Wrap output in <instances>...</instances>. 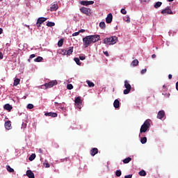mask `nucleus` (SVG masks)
Here are the masks:
<instances>
[{"label": "nucleus", "mask_w": 178, "mask_h": 178, "mask_svg": "<svg viewBox=\"0 0 178 178\" xmlns=\"http://www.w3.org/2000/svg\"><path fill=\"white\" fill-rule=\"evenodd\" d=\"M79 10L81 13H83V15H86V16H91V10L88 8H86V7H81L79 8Z\"/></svg>", "instance_id": "nucleus-5"}, {"label": "nucleus", "mask_w": 178, "mask_h": 178, "mask_svg": "<svg viewBox=\"0 0 178 178\" xmlns=\"http://www.w3.org/2000/svg\"><path fill=\"white\" fill-rule=\"evenodd\" d=\"M59 8V6H58V3L56 1L54 2L50 7V10L51 12L56 11Z\"/></svg>", "instance_id": "nucleus-9"}, {"label": "nucleus", "mask_w": 178, "mask_h": 178, "mask_svg": "<svg viewBox=\"0 0 178 178\" xmlns=\"http://www.w3.org/2000/svg\"><path fill=\"white\" fill-rule=\"evenodd\" d=\"M175 0H167V2H173Z\"/></svg>", "instance_id": "nucleus-61"}, {"label": "nucleus", "mask_w": 178, "mask_h": 178, "mask_svg": "<svg viewBox=\"0 0 178 178\" xmlns=\"http://www.w3.org/2000/svg\"><path fill=\"white\" fill-rule=\"evenodd\" d=\"M88 6V5H94V1H87Z\"/></svg>", "instance_id": "nucleus-46"}, {"label": "nucleus", "mask_w": 178, "mask_h": 178, "mask_svg": "<svg viewBox=\"0 0 178 178\" xmlns=\"http://www.w3.org/2000/svg\"><path fill=\"white\" fill-rule=\"evenodd\" d=\"M124 88L126 89L124 90V95H127L131 91V85L129 83V81L125 80L124 81Z\"/></svg>", "instance_id": "nucleus-4"}, {"label": "nucleus", "mask_w": 178, "mask_h": 178, "mask_svg": "<svg viewBox=\"0 0 178 178\" xmlns=\"http://www.w3.org/2000/svg\"><path fill=\"white\" fill-rule=\"evenodd\" d=\"M80 4L83 5V6H88L87 1H80Z\"/></svg>", "instance_id": "nucleus-38"}, {"label": "nucleus", "mask_w": 178, "mask_h": 178, "mask_svg": "<svg viewBox=\"0 0 178 178\" xmlns=\"http://www.w3.org/2000/svg\"><path fill=\"white\" fill-rule=\"evenodd\" d=\"M46 26H47V27H54V26H55V22L48 21Z\"/></svg>", "instance_id": "nucleus-29"}, {"label": "nucleus", "mask_w": 178, "mask_h": 178, "mask_svg": "<svg viewBox=\"0 0 178 178\" xmlns=\"http://www.w3.org/2000/svg\"><path fill=\"white\" fill-rule=\"evenodd\" d=\"M138 65V60L135 59L131 63V66H132L133 67H136V66Z\"/></svg>", "instance_id": "nucleus-22"}, {"label": "nucleus", "mask_w": 178, "mask_h": 178, "mask_svg": "<svg viewBox=\"0 0 178 178\" xmlns=\"http://www.w3.org/2000/svg\"><path fill=\"white\" fill-rule=\"evenodd\" d=\"M26 127H27V123L26 121H24L22 124V129H26Z\"/></svg>", "instance_id": "nucleus-39"}, {"label": "nucleus", "mask_w": 178, "mask_h": 178, "mask_svg": "<svg viewBox=\"0 0 178 178\" xmlns=\"http://www.w3.org/2000/svg\"><path fill=\"white\" fill-rule=\"evenodd\" d=\"M103 43L106 44V45H112V40L111 38H106L104 39Z\"/></svg>", "instance_id": "nucleus-15"}, {"label": "nucleus", "mask_w": 178, "mask_h": 178, "mask_svg": "<svg viewBox=\"0 0 178 178\" xmlns=\"http://www.w3.org/2000/svg\"><path fill=\"white\" fill-rule=\"evenodd\" d=\"M149 127H151V123H149V120H146L140 127L138 137H141L143 133H147V131L149 130Z\"/></svg>", "instance_id": "nucleus-2"}, {"label": "nucleus", "mask_w": 178, "mask_h": 178, "mask_svg": "<svg viewBox=\"0 0 178 178\" xmlns=\"http://www.w3.org/2000/svg\"><path fill=\"white\" fill-rule=\"evenodd\" d=\"M29 58L30 59H33V58H35V54H31Z\"/></svg>", "instance_id": "nucleus-52"}, {"label": "nucleus", "mask_w": 178, "mask_h": 178, "mask_svg": "<svg viewBox=\"0 0 178 178\" xmlns=\"http://www.w3.org/2000/svg\"><path fill=\"white\" fill-rule=\"evenodd\" d=\"M161 6H162V2L161 1H157L154 3L155 9H158V8H161Z\"/></svg>", "instance_id": "nucleus-25"}, {"label": "nucleus", "mask_w": 178, "mask_h": 178, "mask_svg": "<svg viewBox=\"0 0 178 178\" xmlns=\"http://www.w3.org/2000/svg\"><path fill=\"white\" fill-rule=\"evenodd\" d=\"M6 169L10 173H13V172H15V170L12 168L10 165H6Z\"/></svg>", "instance_id": "nucleus-27"}, {"label": "nucleus", "mask_w": 178, "mask_h": 178, "mask_svg": "<svg viewBox=\"0 0 178 178\" xmlns=\"http://www.w3.org/2000/svg\"><path fill=\"white\" fill-rule=\"evenodd\" d=\"M79 34H80V33L78 32H75L74 33H72V37H77V35H79Z\"/></svg>", "instance_id": "nucleus-47"}, {"label": "nucleus", "mask_w": 178, "mask_h": 178, "mask_svg": "<svg viewBox=\"0 0 178 178\" xmlns=\"http://www.w3.org/2000/svg\"><path fill=\"white\" fill-rule=\"evenodd\" d=\"M99 27H100V29L102 30H105V29H106V24H105V22H101L99 24Z\"/></svg>", "instance_id": "nucleus-21"}, {"label": "nucleus", "mask_w": 178, "mask_h": 178, "mask_svg": "<svg viewBox=\"0 0 178 178\" xmlns=\"http://www.w3.org/2000/svg\"><path fill=\"white\" fill-rule=\"evenodd\" d=\"M67 90H73V85H72V84H68V85L67 86Z\"/></svg>", "instance_id": "nucleus-43"}, {"label": "nucleus", "mask_w": 178, "mask_h": 178, "mask_svg": "<svg viewBox=\"0 0 178 178\" xmlns=\"http://www.w3.org/2000/svg\"><path fill=\"white\" fill-rule=\"evenodd\" d=\"M162 15H173V11L170 9V6H167L165 9L161 10Z\"/></svg>", "instance_id": "nucleus-7"}, {"label": "nucleus", "mask_w": 178, "mask_h": 178, "mask_svg": "<svg viewBox=\"0 0 178 178\" xmlns=\"http://www.w3.org/2000/svg\"><path fill=\"white\" fill-rule=\"evenodd\" d=\"M67 159H60V162H65V161H66Z\"/></svg>", "instance_id": "nucleus-58"}, {"label": "nucleus", "mask_w": 178, "mask_h": 178, "mask_svg": "<svg viewBox=\"0 0 178 178\" xmlns=\"http://www.w3.org/2000/svg\"><path fill=\"white\" fill-rule=\"evenodd\" d=\"M115 176H117V177H120L122 176V170H117L115 172Z\"/></svg>", "instance_id": "nucleus-31"}, {"label": "nucleus", "mask_w": 178, "mask_h": 178, "mask_svg": "<svg viewBox=\"0 0 178 178\" xmlns=\"http://www.w3.org/2000/svg\"><path fill=\"white\" fill-rule=\"evenodd\" d=\"M44 168H50L51 165H49V163H44Z\"/></svg>", "instance_id": "nucleus-48"}, {"label": "nucleus", "mask_w": 178, "mask_h": 178, "mask_svg": "<svg viewBox=\"0 0 178 178\" xmlns=\"http://www.w3.org/2000/svg\"><path fill=\"white\" fill-rule=\"evenodd\" d=\"M111 45H115V43L118 41V37L114 36L111 38Z\"/></svg>", "instance_id": "nucleus-24"}, {"label": "nucleus", "mask_w": 178, "mask_h": 178, "mask_svg": "<svg viewBox=\"0 0 178 178\" xmlns=\"http://www.w3.org/2000/svg\"><path fill=\"white\" fill-rule=\"evenodd\" d=\"M123 163H129L131 162V157H127L122 161Z\"/></svg>", "instance_id": "nucleus-26"}, {"label": "nucleus", "mask_w": 178, "mask_h": 178, "mask_svg": "<svg viewBox=\"0 0 178 178\" xmlns=\"http://www.w3.org/2000/svg\"><path fill=\"white\" fill-rule=\"evenodd\" d=\"M141 74H145L147 73V69L145 68L140 71Z\"/></svg>", "instance_id": "nucleus-45"}, {"label": "nucleus", "mask_w": 178, "mask_h": 178, "mask_svg": "<svg viewBox=\"0 0 178 178\" xmlns=\"http://www.w3.org/2000/svg\"><path fill=\"white\" fill-rule=\"evenodd\" d=\"M113 19V15L112 13H108L107 17H106V23L108 24H110V23H112V20Z\"/></svg>", "instance_id": "nucleus-10"}, {"label": "nucleus", "mask_w": 178, "mask_h": 178, "mask_svg": "<svg viewBox=\"0 0 178 178\" xmlns=\"http://www.w3.org/2000/svg\"><path fill=\"white\" fill-rule=\"evenodd\" d=\"M165 116V111L163 110H161L159 111L157 114V119H163V117Z\"/></svg>", "instance_id": "nucleus-12"}, {"label": "nucleus", "mask_w": 178, "mask_h": 178, "mask_svg": "<svg viewBox=\"0 0 178 178\" xmlns=\"http://www.w3.org/2000/svg\"><path fill=\"white\" fill-rule=\"evenodd\" d=\"M41 24H40V23H38V22H36V26H37L38 29H40V27H41Z\"/></svg>", "instance_id": "nucleus-51"}, {"label": "nucleus", "mask_w": 178, "mask_h": 178, "mask_svg": "<svg viewBox=\"0 0 178 178\" xmlns=\"http://www.w3.org/2000/svg\"><path fill=\"white\" fill-rule=\"evenodd\" d=\"M152 58L154 59V58H156V54H152Z\"/></svg>", "instance_id": "nucleus-57"}, {"label": "nucleus", "mask_w": 178, "mask_h": 178, "mask_svg": "<svg viewBox=\"0 0 178 178\" xmlns=\"http://www.w3.org/2000/svg\"><path fill=\"white\" fill-rule=\"evenodd\" d=\"M38 152H39V154H43L44 153L42 149H39Z\"/></svg>", "instance_id": "nucleus-54"}, {"label": "nucleus", "mask_w": 178, "mask_h": 178, "mask_svg": "<svg viewBox=\"0 0 178 178\" xmlns=\"http://www.w3.org/2000/svg\"><path fill=\"white\" fill-rule=\"evenodd\" d=\"M124 21L127 22V23H130V17H129V16L124 17Z\"/></svg>", "instance_id": "nucleus-37"}, {"label": "nucleus", "mask_w": 178, "mask_h": 178, "mask_svg": "<svg viewBox=\"0 0 178 178\" xmlns=\"http://www.w3.org/2000/svg\"><path fill=\"white\" fill-rule=\"evenodd\" d=\"M149 127H151V123H149V120H146L140 127L138 137H141L143 133H147V131L149 130Z\"/></svg>", "instance_id": "nucleus-3"}, {"label": "nucleus", "mask_w": 178, "mask_h": 178, "mask_svg": "<svg viewBox=\"0 0 178 178\" xmlns=\"http://www.w3.org/2000/svg\"><path fill=\"white\" fill-rule=\"evenodd\" d=\"M74 60L76 63V65H78V66H81V62H80V58H74Z\"/></svg>", "instance_id": "nucleus-28"}, {"label": "nucleus", "mask_w": 178, "mask_h": 178, "mask_svg": "<svg viewBox=\"0 0 178 178\" xmlns=\"http://www.w3.org/2000/svg\"><path fill=\"white\" fill-rule=\"evenodd\" d=\"M44 58L41 56H38L36 58L34 59V62H42Z\"/></svg>", "instance_id": "nucleus-32"}, {"label": "nucleus", "mask_w": 178, "mask_h": 178, "mask_svg": "<svg viewBox=\"0 0 178 178\" xmlns=\"http://www.w3.org/2000/svg\"><path fill=\"white\" fill-rule=\"evenodd\" d=\"M62 45H63V39H60V40L58 42V47H62Z\"/></svg>", "instance_id": "nucleus-36"}, {"label": "nucleus", "mask_w": 178, "mask_h": 178, "mask_svg": "<svg viewBox=\"0 0 178 178\" xmlns=\"http://www.w3.org/2000/svg\"><path fill=\"white\" fill-rule=\"evenodd\" d=\"M26 175L29 178H35V177L34 176V172H33V171H31V170H28L26 171Z\"/></svg>", "instance_id": "nucleus-14"}, {"label": "nucleus", "mask_w": 178, "mask_h": 178, "mask_svg": "<svg viewBox=\"0 0 178 178\" xmlns=\"http://www.w3.org/2000/svg\"><path fill=\"white\" fill-rule=\"evenodd\" d=\"M33 108H34V105L33 104H29L27 105V108L28 109H33Z\"/></svg>", "instance_id": "nucleus-40"}, {"label": "nucleus", "mask_w": 178, "mask_h": 178, "mask_svg": "<svg viewBox=\"0 0 178 178\" xmlns=\"http://www.w3.org/2000/svg\"><path fill=\"white\" fill-rule=\"evenodd\" d=\"M0 59H3V54L2 52H0Z\"/></svg>", "instance_id": "nucleus-55"}, {"label": "nucleus", "mask_w": 178, "mask_h": 178, "mask_svg": "<svg viewBox=\"0 0 178 178\" xmlns=\"http://www.w3.org/2000/svg\"><path fill=\"white\" fill-rule=\"evenodd\" d=\"M44 116H50L51 118H57L58 117V113H52V112L45 113Z\"/></svg>", "instance_id": "nucleus-16"}, {"label": "nucleus", "mask_w": 178, "mask_h": 178, "mask_svg": "<svg viewBox=\"0 0 178 178\" xmlns=\"http://www.w3.org/2000/svg\"><path fill=\"white\" fill-rule=\"evenodd\" d=\"M172 77V75L170 74L168 75V79H169V80H171Z\"/></svg>", "instance_id": "nucleus-56"}, {"label": "nucleus", "mask_w": 178, "mask_h": 178, "mask_svg": "<svg viewBox=\"0 0 178 178\" xmlns=\"http://www.w3.org/2000/svg\"><path fill=\"white\" fill-rule=\"evenodd\" d=\"M2 33H3V29H2V28H0V34H2Z\"/></svg>", "instance_id": "nucleus-60"}, {"label": "nucleus", "mask_w": 178, "mask_h": 178, "mask_svg": "<svg viewBox=\"0 0 178 178\" xmlns=\"http://www.w3.org/2000/svg\"><path fill=\"white\" fill-rule=\"evenodd\" d=\"M140 2H147V0H140Z\"/></svg>", "instance_id": "nucleus-62"}, {"label": "nucleus", "mask_w": 178, "mask_h": 178, "mask_svg": "<svg viewBox=\"0 0 178 178\" xmlns=\"http://www.w3.org/2000/svg\"><path fill=\"white\" fill-rule=\"evenodd\" d=\"M47 17H40L38 19L37 22H38L39 24H42V23H44V22H47Z\"/></svg>", "instance_id": "nucleus-17"}, {"label": "nucleus", "mask_w": 178, "mask_h": 178, "mask_svg": "<svg viewBox=\"0 0 178 178\" xmlns=\"http://www.w3.org/2000/svg\"><path fill=\"white\" fill-rule=\"evenodd\" d=\"M138 174L140 176H147V172L144 170H140Z\"/></svg>", "instance_id": "nucleus-35"}, {"label": "nucleus", "mask_w": 178, "mask_h": 178, "mask_svg": "<svg viewBox=\"0 0 178 178\" xmlns=\"http://www.w3.org/2000/svg\"><path fill=\"white\" fill-rule=\"evenodd\" d=\"M78 32H79V33H85L86 32V29H81Z\"/></svg>", "instance_id": "nucleus-53"}, {"label": "nucleus", "mask_w": 178, "mask_h": 178, "mask_svg": "<svg viewBox=\"0 0 178 178\" xmlns=\"http://www.w3.org/2000/svg\"><path fill=\"white\" fill-rule=\"evenodd\" d=\"M80 60H86V56H79V58H78Z\"/></svg>", "instance_id": "nucleus-42"}, {"label": "nucleus", "mask_w": 178, "mask_h": 178, "mask_svg": "<svg viewBox=\"0 0 178 178\" xmlns=\"http://www.w3.org/2000/svg\"><path fill=\"white\" fill-rule=\"evenodd\" d=\"M30 59H31V58H29V59H28V61H29V62H30Z\"/></svg>", "instance_id": "nucleus-64"}, {"label": "nucleus", "mask_w": 178, "mask_h": 178, "mask_svg": "<svg viewBox=\"0 0 178 178\" xmlns=\"http://www.w3.org/2000/svg\"><path fill=\"white\" fill-rule=\"evenodd\" d=\"M113 106L115 109H119L120 108V102L119 99H116L113 102Z\"/></svg>", "instance_id": "nucleus-13"}, {"label": "nucleus", "mask_w": 178, "mask_h": 178, "mask_svg": "<svg viewBox=\"0 0 178 178\" xmlns=\"http://www.w3.org/2000/svg\"><path fill=\"white\" fill-rule=\"evenodd\" d=\"M61 55H67L66 49H62L60 51Z\"/></svg>", "instance_id": "nucleus-41"}, {"label": "nucleus", "mask_w": 178, "mask_h": 178, "mask_svg": "<svg viewBox=\"0 0 178 178\" xmlns=\"http://www.w3.org/2000/svg\"><path fill=\"white\" fill-rule=\"evenodd\" d=\"M20 83V79H16L14 80L13 86L16 87V86H19V83Z\"/></svg>", "instance_id": "nucleus-30"}, {"label": "nucleus", "mask_w": 178, "mask_h": 178, "mask_svg": "<svg viewBox=\"0 0 178 178\" xmlns=\"http://www.w3.org/2000/svg\"><path fill=\"white\" fill-rule=\"evenodd\" d=\"M83 104V102L81 101V97H75L74 99V105L78 109H81V104Z\"/></svg>", "instance_id": "nucleus-6"}, {"label": "nucleus", "mask_w": 178, "mask_h": 178, "mask_svg": "<svg viewBox=\"0 0 178 178\" xmlns=\"http://www.w3.org/2000/svg\"><path fill=\"white\" fill-rule=\"evenodd\" d=\"M56 84H58V81H51L47 83H45L44 86L46 87V88H52V87H54V86H56Z\"/></svg>", "instance_id": "nucleus-8"}, {"label": "nucleus", "mask_w": 178, "mask_h": 178, "mask_svg": "<svg viewBox=\"0 0 178 178\" xmlns=\"http://www.w3.org/2000/svg\"><path fill=\"white\" fill-rule=\"evenodd\" d=\"M103 52H104V55H105L106 56H109V53H108V51H103Z\"/></svg>", "instance_id": "nucleus-50"}, {"label": "nucleus", "mask_w": 178, "mask_h": 178, "mask_svg": "<svg viewBox=\"0 0 178 178\" xmlns=\"http://www.w3.org/2000/svg\"><path fill=\"white\" fill-rule=\"evenodd\" d=\"M90 154L91 156H95L97 154H98V148L97 147H93L90 149Z\"/></svg>", "instance_id": "nucleus-11"}, {"label": "nucleus", "mask_w": 178, "mask_h": 178, "mask_svg": "<svg viewBox=\"0 0 178 178\" xmlns=\"http://www.w3.org/2000/svg\"><path fill=\"white\" fill-rule=\"evenodd\" d=\"M176 90L178 91V81L176 83Z\"/></svg>", "instance_id": "nucleus-59"}, {"label": "nucleus", "mask_w": 178, "mask_h": 178, "mask_svg": "<svg viewBox=\"0 0 178 178\" xmlns=\"http://www.w3.org/2000/svg\"><path fill=\"white\" fill-rule=\"evenodd\" d=\"M88 87H95V84H94L92 82H91V81H86Z\"/></svg>", "instance_id": "nucleus-34"}, {"label": "nucleus", "mask_w": 178, "mask_h": 178, "mask_svg": "<svg viewBox=\"0 0 178 178\" xmlns=\"http://www.w3.org/2000/svg\"><path fill=\"white\" fill-rule=\"evenodd\" d=\"M168 34H169V35H170V34H172V32H168Z\"/></svg>", "instance_id": "nucleus-63"}, {"label": "nucleus", "mask_w": 178, "mask_h": 178, "mask_svg": "<svg viewBox=\"0 0 178 178\" xmlns=\"http://www.w3.org/2000/svg\"><path fill=\"white\" fill-rule=\"evenodd\" d=\"M139 138L140 139L141 144H147V137L144 136L143 134Z\"/></svg>", "instance_id": "nucleus-19"}, {"label": "nucleus", "mask_w": 178, "mask_h": 178, "mask_svg": "<svg viewBox=\"0 0 178 178\" xmlns=\"http://www.w3.org/2000/svg\"><path fill=\"white\" fill-rule=\"evenodd\" d=\"M121 13H122V15H126V13H127V12L126 11V9L122 8V9H121Z\"/></svg>", "instance_id": "nucleus-44"}, {"label": "nucleus", "mask_w": 178, "mask_h": 178, "mask_svg": "<svg viewBox=\"0 0 178 178\" xmlns=\"http://www.w3.org/2000/svg\"><path fill=\"white\" fill-rule=\"evenodd\" d=\"M12 126L11 122L10 121H7L5 122V128L7 130H10V127Z\"/></svg>", "instance_id": "nucleus-20"}, {"label": "nucleus", "mask_w": 178, "mask_h": 178, "mask_svg": "<svg viewBox=\"0 0 178 178\" xmlns=\"http://www.w3.org/2000/svg\"><path fill=\"white\" fill-rule=\"evenodd\" d=\"M132 177H133V175H128L124 176V178H132Z\"/></svg>", "instance_id": "nucleus-49"}, {"label": "nucleus", "mask_w": 178, "mask_h": 178, "mask_svg": "<svg viewBox=\"0 0 178 178\" xmlns=\"http://www.w3.org/2000/svg\"><path fill=\"white\" fill-rule=\"evenodd\" d=\"M35 159V154H32L29 158V160L31 161H34Z\"/></svg>", "instance_id": "nucleus-33"}, {"label": "nucleus", "mask_w": 178, "mask_h": 178, "mask_svg": "<svg viewBox=\"0 0 178 178\" xmlns=\"http://www.w3.org/2000/svg\"><path fill=\"white\" fill-rule=\"evenodd\" d=\"M73 54V47H69V49L67 50V55L68 56H70Z\"/></svg>", "instance_id": "nucleus-23"}, {"label": "nucleus", "mask_w": 178, "mask_h": 178, "mask_svg": "<svg viewBox=\"0 0 178 178\" xmlns=\"http://www.w3.org/2000/svg\"><path fill=\"white\" fill-rule=\"evenodd\" d=\"M3 108L6 111H8V112H10V111H12V109H13V107L12 106V105H10L9 104H5Z\"/></svg>", "instance_id": "nucleus-18"}, {"label": "nucleus", "mask_w": 178, "mask_h": 178, "mask_svg": "<svg viewBox=\"0 0 178 178\" xmlns=\"http://www.w3.org/2000/svg\"><path fill=\"white\" fill-rule=\"evenodd\" d=\"M101 40V37L99 35H90L83 38V46L85 48H88L91 44L98 42Z\"/></svg>", "instance_id": "nucleus-1"}]
</instances>
